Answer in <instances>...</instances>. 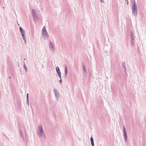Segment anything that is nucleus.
Here are the masks:
<instances>
[{"label": "nucleus", "instance_id": "1", "mask_svg": "<svg viewBox=\"0 0 146 146\" xmlns=\"http://www.w3.org/2000/svg\"><path fill=\"white\" fill-rule=\"evenodd\" d=\"M43 133V130L42 127L41 125H40L38 127V129L37 131V133L38 136L39 137H43V136H44V137H45V135Z\"/></svg>", "mask_w": 146, "mask_h": 146}, {"label": "nucleus", "instance_id": "2", "mask_svg": "<svg viewBox=\"0 0 146 146\" xmlns=\"http://www.w3.org/2000/svg\"><path fill=\"white\" fill-rule=\"evenodd\" d=\"M42 34L43 38L44 39H47L49 37L48 34L46 30L45 26H44L42 30Z\"/></svg>", "mask_w": 146, "mask_h": 146}, {"label": "nucleus", "instance_id": "3", "mask_svg": "<svg viewBox=\"0 0 146 146\" xmlns=\"http://www.w3.org/2000/svg\"><path fill=\"white\" fill-rule=\"evenodd\" d=\"M32 15L33 17V19L35 22H36V21L38 20V17L37 15L36 11L34 9H32Z\"/></svg>", "mask_w": 146, "mask_h": 146}, {"label": "nucleus", "instance_id": "4", "mask_svg": "<svg viewBox=\"0 0 146 146\" xmlns=\"http://www.w3.org/2000/svg\"><path fill=\"white\" fill-rule=\"evenodd\" d=\"M19 30L21 33V36L22 37L23 39L26 38L25 35V31L21 27H19Z\"/></svg>", "mask_w": 146, "mask_h": 146}, {"label": "nucleus", "instance_id": "5", "mask_svg": "<svg viewBox=\"0 0 146 146\" xmlns=\"http://www.w3.org/2000/svg\"><path fill=\"white\" fill-rule=\"evenodd\" d=\"M131 35V43L132 46H133L134 42V36H133V33L131 31L130 32Z\"/></svg>", "mask_w": 146, "mask_h": 146}, {"label": "nucleus", "instance_id": "6", "mask_svg": "<svg viewBox=\"0 0 146 146\" xmlns=\"http://www.w3.org/2000/svg\"><path fill=\"white\" fill-rule=\"evenodd\" d=\"M53 92L54 94L56 99L57 100L59 99V93L58 90L56 89H54L53 90Z\"/></svg>", "mask_w": 146, "mask_h": 146}, {"label": "nucleus", "instance_id": "7", "mask_svg": "<svg viewBox=\"0 0 146 146\" xmlns=\"http://www.w3.org/2000/svg\"><path fill=\"white\" fill-rule=\"evenodd\" d=\"M123 135L124 137L125 140V142H126L127 140V137L126 131L125 128V127L124 126H123Z\"/></svg>", "mask_w": 146, "mask_h": 146}, {"label": "nucleus", "instance_id": "8", "mask_svg": "<svg viewBox=\"0 0 146 146\" xmlns=\"http://www.w3.org/2000/svg\"><path fill=\"white\" fill-rule=\"evenodd\" d=\"M49 48L50 49H51L52 51L53 52H54V47L53 43L51 41H50Z\"/></svg>", "mask_w": 146, "mask_h": 146}, {"label": "nucleus", "instance_id": "9", "mask_svg": "<svg viewBox=\"0 0 146 146\" xmlns=\"http://www.w3.org/2000/svg\"><path fill=\"white\" fill-rule=\"evenodd\" d=\"M137 10V7L136 4V3L134 1L133 3V5H132V10Z\"/></svg>", "mask_w": 146, "mask_h": 146}, {"label": "nucleus", "instance_id": "10", "mask_svg": "<svg viewBox=\"0 0 146 146\" xmlns=\"http://www.w3.org/2000/svg\"><path fill=\"white\" fill-rule=\"evenodd\" d=\"M92 146H94V140L92 137H91L90 139Z\"/></svg>", "mask_w": 146, "mask_h": 146}, {"label": "nucleus", "instance_id": "11", "mask_svg": "<svg viewBox=\"0 0 146 146\" xmlns=\"http://www.w3.org/2000/svg\"><path fill=\"white\" fill-rule=\"evenodd\" d=\"M27 104L29 106V94L27 93Z\"/></svg>", "mask_w": 146, "mask_h": 146}, {"label": "nucleus", "instance_id": "12", "mask_svg": "<svg viewBox=\"0 0 146 146\" xmlns=\"http://www.w3.org/2000/svg\"><path fill=\"white\" fill-rule=\"evenodd\" d=\"M137 10H132V14L134 15H137Z\"/></svg>", "mask_w": 146, "mask_h": 146}, {"label": "nucleus", "instance_id": "13", "mask_svg": "<svg viewBox=\"0 0 146 146\" xmlns=\"http://www.w3.org/2000/svg\"><path fill=\"white\" fill-rule=\"evenodd\" d=\"M65 76H66L67 75V72H68L67 68V67L66 66H65Z\"/></svg>", "mask_w": 146, "mask_h": 146}, {"label": "nucleus", "instance_id": "14", "mask_svg": "<svg viewBox=\"0 0 146 146\" xmlns=\"http://www.w3.org/2000/svg\"><path fill=\"white\" fill-rule=\"evenodd\" d=\"M125 62H123L122 63V66L124 68V72H126V69H125Z\"/></svg>", "mask_w": 146, "mask_h": 146}, {"label": "nucleus", "instance_id": "15", "mask_svg": "<svg viewBox=\"0 0 146 146\" xmlns=\"http://www.w3.org/2000/svg\"><path fill=\"white\" fill-rule=\"evenodd\" d=\"M24 68L26 72H27V69L24 62Z\"/></svg>", "mask_w": 146, "mask_h": 146}, {"label": "nucleus", "instance_id": "16", "mask_svg": "<svg viewBox=\"0 0 146 146\" xmlns=\"http://www.w3.org/2000/svg\"><path fill=\"white\" fill-rule=\"evenodd\" d=\"M56 71L57 73L60 72V69L57 66L56 68Z\"/></svg>", "mask_w": 146, "mask_h": 146}, {"label": "nucleus", "instance_id": "17", "mask_svg": "<svg viewBox=\"0 0 146 146\" xmlns=\"http://www.w3.org/2000/svg\"><path fill=\"white\" fill-rule=\"evenodd\" d=\"M83 71H84V72H86V68L84 67L83 68Z\"/></svg>", "mask_w": 146, "mask_h": 146}, {"label": "nucleus", "instance_id": "18", "mask_svg": "<svg viewBox=\"0 0 146 146\" xmlns=\"http://www.w3.org/2000/svg\"><path fill=\"white\" fill-rule=\"evenodd\" d=\"M23 40H24V41H25V44H26V43H27V40H26V38H25V39H23Z\"/></svg>", "mask_w": 146, "mask_h": 146}, {"label": "nucleus", "instance_id": "19", "mask_svg": "<svg viewBox=\"0 0 146 146\" xmlns=\"http://www.w3.org/2000/svg\"><path fill=\"white\" fill-rule=\"evenodd\" d=\"M59 82L60 83H62V78H60V80H59Z\"/></svg>", "mask_w": 146, "mask_h": 146}, {"label": "nucleus", "instance_id": "20", "mask_svg": "<svg viewBox=\"0 0 146 146\" xmlns=\"http://www.w3.org/2000/svg\"><path fill=\"white\" fill-rule=\"evenodd\" d=\"M101 3H104V0H100Z\"/></svg>", "mask_w": 146, "mask_h": 146}, {"label": "nucleus", "instance_id": "21", "mask_svg": "<svg viewBox=\"0 0 146 146\" xmlns=\"http://www.w3.org/2000/svg\"><path fill=\"white\" fill-rule=\"evenodd\" d=\"M20 134H21V136H22V137L23 138V136L22 132H21V131H20Z\"/></svg>", "mask_w": 146, "mask_h": 146}, {"label": "nucleus", "instance_id": "22", "mask_svg": "<svg viewBox=\"0 0 146 146\" xmlns=\"http://www.w3.org/2000/svg\"><path fill=\"white\" fill-rule=\"evenodd\" d=\"M58 76H59V77L60 78H61V74H58Z\"/></svg>", "mask_w": 146, "mask_h": 146}, {"label": "nucleus", "instance_id": "23", "mask_svg": "<svg viewBox=\"0 0 146 146\" xmlns=\"http://www.w3.org/2000/svg\"><path fill=\"white\" fill-rule=\"evenodd\" d=\"M57 73L58 74H60L61 72L60 71V72H57Z\"/></svg>", "mask_w": 146, "mask_h": 146}, {"label": "nucleus", "instance_id": "24", "mask_svg": "<svg viewBox=\"0 0 146 146\" xmlns=\"http://www.w3.org/2000/svg\"><path fill=\"white\" fill-rule=\"evenodd\" d=\"M127 1V5H128V3H128V1L127 0V1Z\"/></svg>", "mask_w": 146, "mask_h": 146}, {"label": "nucleus", "instance_id": "25", "mask_svg": "<svg viewBox=\"0 0 146 146\" xmlns=\"http://www.w3.org/2000/svg\"><path fill=\"white\" fill-rule=\"evenodd\" d=\"M83 68L84 67V68H85V65H83Z\"/></svg>", "mask_w": 146, "mask_h": 146}, {"label": "nucleus", "instance_id": "26", "mask_svg": "<svg viewBox=\"0 0 146 146\" xmlns=\"http://www.w3.org/2000/svg\"><path fill=\"white\" fill-rule=\"evenodd\" d=\"M126 1H127L128 0H125Z\"/></svg>", "mask_w": 146, "mask_h": 146}]
</instances>
